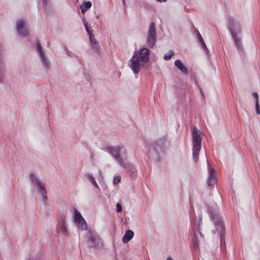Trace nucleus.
<instances>
[{"label":"nucleus","mask_w":260,"mask_h":260,"mask_svg":"<svg viewBox=\"0 0 260 260\" xmlns=\"http://www.w3.org/2000/svg\"><path fill=\"white\" fill-rule=\"evenodd\" d=\"M150 50L146 48H142L140 49L139 55L135 53L133 57L128 61V66L132 69L134 73L138 74L140 70V68H147L145 64L149 61V55Z\"/></svg>","instance_id":"1"},{"label":"nucleus","mask_w":260,"mask_h":260,"mask_svg":"<svg viewBox=\"0 0 260 260\" xmlns=\"http://www.w3.org/2000/svg\"><path fill=\"white\" fill-rule=\"evenodd\" d=\"M227 28L231 35L236 49L239 52H243L244 51V47L241 36L242 30L240 23L233 17H229Z\"/></svg>","instance_id":"2"},{"label":"nucleus","mask_w":260,"mask_h":260,"mask_svg":"<svg viewBox=\"0 0 260 260\" xmlns=\"http://www.w3.org/2000/svg\"><path fill=\"white\" fill-rule=\"evenodd\" d=\"M167 144V138L165 136L153 142L149 148L148 157L153 161H158L160 159V153L166 148Z\"/></svg>","instance_id":"3"},{"label":"nucleus","mask_w":260,"mask_h":260,"mask_svg":"<svg viewBox=\"0 0 260 260\" xmlns=\"http://www.w3.org/2000/svg\"><path fill=\"white\" fill-rule=\"evenodd\" d=\"M210 214L215 225L216 230L215 234L216 233L217 235L219 236L221 244L223 243H224L225 226L223 224L222 217L218 213L213 211H211Z\"/></svg>","instance_id":"4"},{"label":"nucleus","mask_w":260,"mask_h":260,"mask_svg":"<svg viewBox=\"0 0 260 260\" xmlns=\"http://www.w3.org/2000/svg\"><path fill=\"white\" fill-rule=\"evenodd\" d=\"M123 148V146L118 145L116 146L106 147L104 148V150L110 153L120 166L126 169L129 168V164L125 162L124 160L120 156V152Z\"/></svg>","instance_id":"5"},{"label":"nucleus","mask_w":260,"mask_h":260,"mask_svg":"<svg viewBox=\"0 0 260 260\" xmlns=\"http://www.w3.org/2000/svg\"><path fill=\"white\" fill-rule=\"evenodd\" d=\"M29 179L32 184L38 187V191L41 194L43 203L45 205H48V198L47 196V190L44 187V184L40 181L34 174H30L29 175Z\"/></svg>","instance_id":"6"},{"label":"nucleus","mask_w":260,"mask_h":260,"mask_svg":"<svg viewBox=\"0 0 260 260\" xmlns=\"http://www.w3.org/2000/svg\"><path fill=\"white\" fill-rule=\"evenodd\" d=\"M85 237L89 243V247L100 248L103 247V244L101 239L96 233L93 232L91 229L88 230Z\"/></svg>","instance_id":"7"},{"label":"nucleus","mask_w":260,"mask_h":260,"mask_svg":"<svg viewBox=\"0 0 260 260\" xmlns=\"http://www.w3.org/2000/svg\"><path fill=\"white\" fill-rule=\"evenodd\" d=\"M156 42V31L154 22L149 24L148 31L146 36V42L148 47L152 48Z\"/></svg>","instance_id":"8"},{"label":"nucleus","mask_w":260,"mask_h":260,"mask_svg":"<svg viewBox=\"0 0 260 260\" xmlns=\"http://www.w3.org/2000/svg\"><path fill=\"white\" fill-rule=\"evenodd\" d=\"M83 22L84 24V25L85 26V29L86 31L88 33V35H89V40L91 43V45L92 47V49L97 53L100 54V46L98 43V42L96 41V39L95 38V36L94 35H93L91 33V31L90 30L88 26V23L86 21L85 18H83Z\"/></svg>","instance_id":"9"},{"label":"nucleus","mask_w":260,"mask_h":260,"mask_svg":"<svg viewBox=\"0 0 260 260\" xmlns=\"http://www.w3.org/2000/svg\"><path fill=\"white\" fill-rule=\"evenodd\" d=\"M16 27L19 35L22 38H25L28 36L29 32L25 27V21L20 19L17 20Z\"/></svg>","instance_id":"10"},{"label":"nucleus","mask_w":260,"mask_h":260,"mask_svg":"<svg viewBox=\"0 0 260 260\" xmlns=\"http://www.w3.org/2000/svg\"><path fill=\"white\" fill-rule=\"evenodd\" d=\"M36 45L37 51L39 53V56L41 58L42 63L45 68H46L47 69H49L50 67L49 62H48L47 57H46L45 54L43 52V49L39 41H37Z\"/></svg>","instance_id":"11"},{"label":"nucleus","mask_w":260,"mask_h":260,"mask_svg":"<svg viewBox=\"0 0 260 260\" xmlns=\"http://www.w3.org/2000/svg\"><path fill=\"white\" fill-rule=\"evenodd\" d=\"M201 132L196 127L192 132L193 146H201Z\"/></svg>","instance_id":"12"},{"label":"nucleus","mask_w":260,"mask_h":260,"mask_svg":"<svg viewBox=\"0 0 260 260\" xmlns=\"http://www.w3.org/2000/svg\"><path fill=\"white\" fill-rule=\"evenodd\" d=\"M209 176L208 178V185L212 188L216 183V178L215 174V170L213 168H210Z\"/></svg>","instance_id":"13"},{"label":"nucleus","mask_w":260,"mask_h":260,"mask_svg":"<svg viewBox=\"0 0 260 260\" xmlns=\"http://www.w3.org/2000/svg\"><path fill=\"white\" fill-rule=\"evenodd\" d=\"M199 235L201 237H203V235L200 231L199 223H198L197 224L196 232H194V238L192 239L193 247L195 248H198L199 247Z\"/></svg>","instance_id":"14"},{"label":"nucleus","mask_w":260,"mask_h":260,"mask_svg":"<svg viewBox=\"0 0 260 260\" xmlns=\"http://www.w3.org/2000/svg\"><path fill=\"white\" fill-rule=\"evenodd\" d=\"M174 64L184 75L188 74V72L187 68L183 64L180 60H176L175 61Z\"/></svg>","instance_id":"15"},{"label":"nucleus","mask_w":260,"mask_h":260,"mask_svg":"<svg viewBox=\"0 0 260 260\" xmlns=\"http://www.w3.org/2000/svg\"><path fill=\"white\" fill-rule=\"evenodd\" d=\"M134 233L131 230L126 231L125 235L122 238V242L126 243L129 242L134 237Z\"/></svg>","instance_id":"16"},{"label":"nucleus","mask_w":260,"mask_h":260,"mask_svg":"<svg viewBox=\"0 0 260 260\" xmlns=\"http://www.w3.org/2000/svg\"><path fill=\"white\" fill-rule=\"evenodd\" d=\"M201 146H193L192 155L194 162H197L199 159V154Z\"/></svg>","instance_id":"17"},{"label":"nucleus","mask_w":260,"mask_h":260,"mask_svg":"<svg viewBox=\"0 0 260 260\" xmlns=\"http://www.w3.org/2000/svg\"><path fill=\"white\" fill-rule=\"evenodd\" d=\"M91 3L89 1L84 2L80 6L81 13L84 14L85 12L91 7Z\"/></svg>","instance_id":"18"},{"label":"nucleus","mask_w":260,"mask_h":260,"mask_svg":"<svg viewBox=\"0 0 260 260\" xmlns=\"http://www.w3.org/2000/svg\"><path fill=\"white\" fill-rule=\"evenodd\" d=\"M76 224L78 225L79 228L81 229V230H87V223L83 219V220H80L76 222Z\"/></svg>","instance_id":"19"},{"label":"nucleus","mask_w":260,"mask_h":260,"mask_svg":"<svg viewBox=\"0 0 260 260\" xmlns=\"http://www.w3.org/2000/svg\"><path fill=\"white\" fill-rule=\"evenodd\" d=\"M83 217L81 213L76 209H75L74 221L76 223L79 221L83 220Z\"/></svg>","instance_id":"20"},{"label":"nucleus","mask_w":260,"mask_h":260,"mask_svg":"<svg viewBox=\"0 0 260 260\" xmlns=\"http://www.w3.org/2000/svg\"><path fill=\"white\" fill-rule=\"evenodd\" d=\"M196 32H197V37H198V39L199 40V41L201 42L202 46L206 49H207V46L203 40V39L201 36V35L200 34V33L199 32V31H198V30L196 29Z\"/></svg>","instance_id":"21"},{"label":"nucleus","mask_w":260,"mask_h":260,"mask_svg":"<svg viewBox=\"0 0 260 260\" xmlns=\"http://www.w3.org/2000/svg\"><path fill=\"white\" fill-rule=\"evenodd\" d=\"M174 54V52L173 50H170L167 53L164 55V59L165 60H169L172 58Z\"/></svg>","instance_id":"22"},{"label":"nucleus","mask_w":260,"mask_h":260,"mask_svg":"<svg viewBox=\"0 0 260 260\" xmlns=\"http://www.w3.org/2000/svg\"><path fill=\"white\" fill-rule=\"evenodd\" d=\"M87 177H88V178L89 179L90 181L91 182L92 184L95 187L99 188V186H98L97 183L96 182L94 178L92 176V175L90 174H87Z\"/></svg>","instance_id":"23"},{"label":"nucleus","mask_w":260,"mask_h":260,"mask_svg":"<svg viewBox=\"0 0 260 260\" xmlns=\"http://www.w3.org/2000/svg\"><path fill=\"white\" fill-rule=\"evenodd\" d=\"M128 173L131 177L136 176V170L134 167H130Z\"/></svg>","instance_id":"24"},{"label":"nucleus","mask_w":260,"mask_h":260,"mask_svg":"<svg viewBox=\"0 0 260 260\" xmlns=\"http://www.w3.org/2000/svg\"><path fill=\"white\" fill-rule=\"evenodd\" d=\"M255 111L257 114H260V106L259 103L255 102Z\"/></svg>","instance_id":"25"},{"label":"nucleus","mask_w":260,"mask_h":260,"mask_svg":"<svg viewBox=\"0 0 260 260\" xmlns=\"http://www.w3.org/2000/svg\"><path fill=\"white\" fill-rule=\"evenodd\" d=\"M252 96L255 100V102L259 103L258 95L256 92H253L252 93Z\"/></svg>","instance_id":"26"},{"label":"nucleus","mask_w":260,"mask_h":260,"mask_svg":"<svg viewBox=\"0 0 260 260\" xmlns=\"http://www.w3.org/2000/svg\"><path fill=\"white\" fill-rule=\"evenodd\" d=\"M120 179H121L120 176H118L115 177L113 179V183L114 184H117L120 181Z\"/></svg>","instance_id":"27"},{"label":"nucleus","mask_w":260,"mask_h":260,"mask_svg":"<svg viewBox=\"0 0 260 260\" xmlns=\"http://www.w3.org/2000/svg\"><path fill=\"white\" fill-rule=\"evenodd\" d=\"M122 207L120 204L119 203H117L116 204V211L117 212H120L122 211Z\"/></svg>","instance_id":"28"},{"label":"nucleus","mask_w":260,"mask_h":260,"mask_svg":"<svg viewBox=\"0 0 260 260\" xmlns=\"http://www.w3.org/2000/svg\"><path fill=\"white\" fill-rule=\"evenodd\" d=\"M42 1L44 6L47 5L48 2V0H42Z\"/></svg>","instance_id":"29"},{"label":"nucleus","mask_w":260,"mask_h":260,"mask_svg":"<svg viewBox=\"0 0 260 260\" xmlns=\"http://www.w3.org/2000/svg\"><path fill=\"white\" fill-rule=\"evenodd\" d=\"M156 1H158V2H159L161 3V2H166L167 0H156Z\"/></svg>","instance_id":"30"},{"label":"nucleus","mask_w":260,"mask_h":260,"mask_svg":"<svg viewBox=\"0 0 260 260\" xmlns=\"http://www.w3.org/2000/svg\"><path fill=\"white\" fill-rule=\"evenodd\" d=\"M63 232L64 234H65V233L67 232L66 229L64 228H63Z\"/></svg>","instance_id":"31"},{"label":"nucleus","mask_w":260,"mask_h":260,"mask_svg":"<svg viewBox=\"0 0 260 260\" xmlns=\"http://www.w3.org/2000/svg\"><path fill=\"white\" fill-rule=\"evenodd\" d=\"M167 260H173L171 257H168Z\"/></svg>","instance_id":"32"},{"label":"nucleus","mask_w":260,"mask_h":260,"mask_svg":"<svg viewBox=\"0 0 260 260\" xmlns=\"http://www.w3.org/2000/svg\"><path fill=\"white\" fill-rule=\"evenodd\" d=\"M47 46H49L50 45V42H48L47 43Z\"/></svg>","instance_id":"33"},{"label":"nucleus","mask_w":260,"mask_h":260,"mask_svg":"<svg viewBox=\"0 0 260 260\" xmlns=\"http://www.w3.org/2000/svg\"><path fill=\"white\" fill-rule=\"evenodd\" d=\"M99 17H100V15H98L96 16V18L98 19V18H99Z\"/></svg>","instance_id":"34"},{"label":"nucleus","mask_w":260,"mask_h":260,"mask_svg":"<svg viewBox=\"0 0 260 260\" xmlns=\"http://www.w3.org/2000/svg\"><path fill=\"white\" fill-rule=\"evenodd\" d=\"M122 2H123V4H124V3H125L124 0H122Z\"/></svg>","instance_id":"35"},{"label":"nucleus","mask_w":260,"mask_h":260,"mask_svg":"<svg viewBox=\"0 0 260 260\" xmlns=\"http://www.w3.org/2000/svg\"><path fill=\"white\" fill-rule=\"evenodd\" d=\"M199 222H201V218L199 219Z\"/></svg>","instance_id":"36"}]
</instances>
